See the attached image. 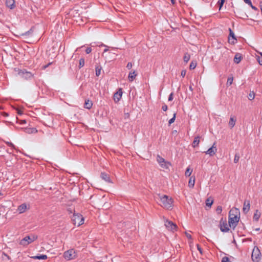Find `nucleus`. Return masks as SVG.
Returning <instances> with one entry per match:
<instances>
[{"label":"nucleus","instance_id":"nucleus-1","mask_svg":"<svg viewBox=\"0 0 262 262\" xmlns=\"http://www.w3.org/2000/svg\"><path fill=\"white\" fill-rule=\"evenodd\" d=\"M68 212L72 214L71 220L74 226L78 227L84 224V217L80 212L72 209H68Z\"/></svg>","mask_w":262,"mask_h":262},{"label":"nucleus","instance_id":"nucleus-2","mask_svg":"<svg viewBox=\"0 0 262 262\" xmlns=\"http://www.w3.org/2000/svg\"><path fill=\"white\" fill-rule=\"evenodd\" d=\"M240 213L237 209L230 210L229 215V225L231 228H234L239 221Z\"/></svg>","mask_w":262,"mask_h":262},{"label":"nucleus","instance_id":"nucleus-3","mask_svg":"<svg viewBox=\"0 0 262 262\" xmlns=\"http://www.w3.org/2000/svg\"><path fill=\"white\" fill-rule=\"evenodd\" d=\"M160 202L161 206L167 210H171L173 207V199L167 195L160 196Z\"/></svg>","mask_w":262,"mask_h":262},{"label":"nucleus","instance_id":"nucleus-4","mask_svg":"<svg viewBox=\"0 0 262 262\" xmlns=\"http://www.w3.org/2000/svg\"><path fill=\"white\" fill-rule=\"evenodd\" d=\"M62 257L66 261L73 260L77 257V251L74 248H69L63 252Z\"/></svg>","mask_w":262,"mask_h":262},{"label":"nucleus","instance_id":"nucleus-5","mask_svg":"<svg viewBox=\"0 0 262 262\" xmlns=\"http://www.w3.org/2000/svg\"><path fill=\"white\" fill-rule=\"evenodd\" d=\"M252 259L253 261L258 262L261 258L260 252L257 247H255L252 253Z\"/></svg>","mask_w":262,"mask_h":262},{"label":"nucleus","instance_id":"nucleus-6","mask_svg":"<svg viewBox=\"0 0 262 262\" xmlns=\"http://www.w3.org/2000/svg\"><path fill=\"white\" fill-rule=\"evenodd\" d=\"M36 238L37 237L34 236L32 237L29 236H26L20 241V244L24 246H27L34 242Z\"/></svg>","mask_w":262,"mask_h":262},{"label":"nucleus","instance_id":"nucleus-7","mask_svg":"<svg viewBox=\"0 0 262 262\" xmlns=\"http://www.w3.org/2000/svg\"><path fill=\"white\" fill-rule=\"evenodd\" d=\"M30 206L27 203H22L19 204L17 207V211L19 213H24L29 210Z\"/></svg>","mask_w":262,"mask_h":262},{"label":"nucleus","instance_id":"nucleus-8","mask_svg":"<svg viewBox=\"0 0 262 262\" xmlns=\"http://www.w3.org/2000/svg\"><path fill=\"white\" fill-rule=\"evenodd\" d=\"M229 35L228 38V42L231 45H234L236 43V38L233 31L229 29Z\"/></svg>","mask_w":262,"mask_h":262},{"label":"nucleus","instance_id":"nucleus-9","mask_svg":"<svg viewBox=\"0 0 262 262\" xmlns=\"http://www.w3.org/2000/svg\"><path fill=\"white\" fill-rule=\"evenodd\" d=\"M165 226L172 232L176 231L178 230V226L173 222L167 220L165 223Z\"/></svg>","mask_w":262,"mask_h":262},{"label":"nucleus","instance_id":"nucleus-10","mask_svg":"<svg viewBox=\"0 0 262 262\" xmlns=\"http://www.w3.org/2000/svg\"><path fill=\"white\" fill-rule=\"evenodd\" d=\"M229 225H228L226 221L222 219L220 222V230L224 232H228L229 230Z\"/></svg>","mask_w":262,"mask_h":262},{"label":"nucleus","instance_id":"nucleus-11","mask_svg":"<svg viewBox=\"0 0 262 262\" xmlns=\"http://www.w3.org/2000/svg\"><path fill=\"white\" fill-rule=\"evenodd\" d=\"M122 90L119 89L118 91L114 94L113 99L115 102H118L121 99L122 96Z\"/></svg>","mask_w":262,"mask_h":262},{"label":"nucleus","instance_id":"nucleus-12","mask_svg":"<svg viewBox=\"0 0 262 262\" xmlns=\"http://www.w3.org/2000/svg\"><path fill=\"white\" fill-rule=\"evenodd\" d=\"M216 152L217 148L215 146V144L214 143L210 148H209L206 151H205V153L206 155L212 157L215 156L216 154Z\"/></svg>","mask_w":262,"mask_h":262},{"label":"nucleus","instance_id":"nucleus-13","mask_svg":"<svg viewBox=\"0 0 262 262\" xmlns=\"http://www.w3.org/2000/svg\"><path fill=\"white\" fill-rule=\"evenodd\" d=\"M261 211L259 209H256L253 211L252 219L253 221L258 222L261 216Z\"/></svg>","mask_w":262,"mask_h":262},{"label":"nucleus","instance_id":"nucleus-14","mask_svg":"<svg viewBox=\"0 0 262 262\" xmlns=\"http://www.w3.org/2000/svg\"><path fill=\"white\" fill-rule=\"evenodd\" d=\"M195 183V178L194 176L190 177L189 178L188 182V187L190 189L194 188Z\"/></svg>","mask_w":262,"mask_h":262},{"label":"nucleus","instance_id":"nucleus-15","mask_svg":"<svg viewBox=\"0 0 262 262\" xmlns=\"http://www.w3.org/2000/svg\"><path fill=\"white\" fill-rule=\"evenodd\" d=\"M15 0H6V6L10 9H13L15 7Z\"/></svg>","mask_w":262,"mask_h":262},{"label":"nucleus","instance_id":"nucleus-16","mask_svg":"<svg viewBox=\"0 0 262 262\" xmlns=\"http://www.w3.org/2000/svg\"><path fill=\"white\" fill-rule=\"evenodd\" d=\"M250 203L249 201H245L244 203V206H243V211L244 212H248L250 210Z\"/></svg>","mask_w":262,"mask_h":262},{"label":"nucleus","instance_id":"nucleus-17","mask_svg":"<svg viewBox=\"0 0 262 262\" xmlns=\"http://www.w3.org/2000/svg\"><path fill=\"white\" fill-rule=\"evenodd\" d=\"M136 76H137V73L135 71H130L129 73V74L128 76V79L130 82H132L134 79H135Z\"/></svg>","mask_w":262,"mask_h":262},{"label":"nucleus","instance_id":"nucleus-18","mask_svg":"<svg viewBox=\"0 0 262 262\" xmlns=\"http://www.w3.org/2000/svg\"><path fill=\"white\" fill-rule=\"evenodd\" d=\"M200 142V137L199 136L195 137L192 143V146L194 148L199 146Z\"/></svg>","mask_w":262,"mask_h":262},{"label":"nucleus","instance_id":"nucleus-19","mask_svg":"<svg viewBox=\"0 0 262 262\" xmlns=\"http://www.w3.org/2000/svg\"><path fill=\"white\" fill-rule=\"evenodd\" d=\"M160 166L166 169H169L172 166V163L170 161L165 160L164 163Z\"/></svg>","mask_w":262,"mask_h":262},{"label":"nucleus","instance_id":"nucleus-20","mask_svg":"<svg viewBox=\"0 0 262 262\" xmlns=\"http://www.w3.org/2000/svg\"><path fill=\"white\" fill-rule=\"evenodd\" d=\"M193 169L190 167H187L185 171V176L186 177L189 178L190 177H191V174L192 173Z\"/></svg>","mask_w":262,"mask_h":262},{"label":"nucleus","instance_id":"nucleus-21","mask_svg":"<svg viewBox=\"0 0 262 262\" xmlns=\"http://www.w3.org/2000/svg\"><path fill=\"white\" fill-rule=\"evenodd\" d=\"M93 105V103L92 101L90 100H86L84 102V107L89 110L92 107Z\"/></svg>","mask_w":262,"mask_h":262},{"label":"nucleus","instance_id":"nucleus-22","mask_svg":"<svg viewBox=\"0 0 262 262\" xmlns=\"http://www.w3.org/2000/svg\"><path fill=\"white\" fill-rule=\"evenodd\" d=\"M242 59V56L241 55H240L239 54H236L234 56L233 60L235 63L238 64L241 62Z\"/></svg>","mask_w":262,"mask_h":262},{"label":"nucleus","instance_id":"nucleus-23","mask_svg":"<svg viewBox=\"0 0 262 262\" xmlns=\"http://www.w3.org/2000/svg\"><path fill=\"white\" fill-rule=\"evenodd\" d=\"M236 122V119L233 117H231L229 119L228 125L230 128L233 127Z\"/></svg>","mask_w":262,"mask_h":262},{"label":"nucleus","instance_id":"nucleus-24","mask_svg":"<svg viewBox=\"0 0 262 262\" xmlns=\"http://www.w3.org/2000/svg\"><path fill=\"white\" fill-rule=\"evenodd\" d=\"M101 178L107 182H110L111 179L110 176L106 173L103 172L101 173Z\"/></svg>","mask_w":262,"mask_h":262},{"label":"nucleus","instance_id":"nucleus-25","mask_svg":"<svg viewBox=\"0 0 262 262\" xmlns=\"http://www.w3.org/2000/svg\"><path fill=\"white\" fill-rule=\"evenodd\" d=\"M157 162L159 163L160 165H161L162 163H164L165 161V160L162 156L158 155L156 158Z\"/></svg>","mask_w":262,"mask_h":262},{"label":"nucleus","instance_id":"nucleus-26","mask_svg":"<svg viewBox=\"0 0 262 262\" xmlns=\"http://www.w3.org/2000/svg\"><path fill=\"white\" fill-rule=\"evenodd\" d=\"M102 68L100 66H97L95 68V74L96 77H99L101 73Z\"/></svg>","mask_w":262,"mask_h":262},{"label":"nucleus","instance_id":"nucleus-27","mask_svg":"<svg viewBox=\"0 0 262 262\" xmlns=\"http://www.w3.org/2000/svg\"><path fill=\"white\" fill-rule=\"evenodd\" d=\"M34 259H42L45 260L47 258V256L46 255H41L40 256H35L32 257Z\"/></svg>","mask_w":262,"mask_h":262},{"label":"nucleus","instance_id":"nucleus-28","mask_svg":"<svg viewBox=\"0 0 262 262\" xmlns=\"http://www.w3.org/2000/svg\"><path fill=\"white\" fill-rule=\"evenodd\" d=\"M234 80V78L233 77H229L228 78L227 80V85L228 86H230L232 84Z\"/></svg>","mask_w":262,"mask_h":262},{"label":"nucleus","instance_id":"nucleus-29","mask_svg":"<svg viewBox=\"0 0 262 262\" xmlns=\"http://www.w3.org/2000/svg\"><path fill=\"white\" fill-rule=\"evenodd\" d=\"M196 65H197L196 62L194 61H192L191 62V63L190 64L189 69L190 70L194 69L196 68Z\"/></svg>","mask_w":262,"mask_h":262},{"label":"nucleus","instance_id":"nucleus-30","mask_svg":"<svg viewBox=\"0 0 262 262\" xmlns=\"http://www.w3.org/2000/svg\"><path fill=\"white\" fill-rule=\"evenodd\" d=\"M255 95V94L253 92H250L248 94V98L250 100H252L254 99Z\"/></svg>","mask_w":262,"mask_h":262},{"label":"nucleus","instance_id":"nucleus-31","mask_svg":"<svg viewBox=\"0 0 262 262\" xmlns=\"http://www.w3.org/2000/svg\"><path fill=\"white\" fill-rule=\"evenodd\" d=\"M221 262H232L231 259L227 256H224L222 259Z\"/></svg>","mask_w":262,"mask_h":262},{"label":"nucleus","instance_id":"nucleus-32","mask_svg":"<svg viewBox=\"0 0 262 262\" xmlns=\"http://www.w3.org/2000/svg\"><path fill=\"white\" fill-rule=\"evenodd\" d=\"M190 58V56L189 55L186 54L183 57L184 61L185 62H188V61L189 60Z\"/></svg>","mask_w":262,"mask_h":262},{"label":"nucleus","instance_id":"nucleus-33","mask_svg":"<svg viewBox=\"0 0 262 262\" xmlns=\"http://www.w3.org/2000/svg\"><path fill=\"white\" fill-rule=\"evenodd\" d=\"M84 65V60L82 58L80 59L79 62V68L83 67Z\"/></svg>","mask_w":262,"mask_h":262},{"label":"nucleus","instance_id":"nucleus-34","mask_svg":"<svg viewBox=\"0 0 262 262\" xmlns=\"http://www.w3.org/2000/svg\"><path fill=\"white\" fill-rule=\"evenodd\" d=\"M225 0H220V1L218 2V3H219V5H220L219 10H221V8H222V6H223V4H224V2H225Z\"/></svg>","mask_w":262,"mask_h":262},{"label":"nucleus","instance_id":"nucleus-35","mask_svg":"<svg viewBox=\"0 0 262 262\" xmlns=\"http://www.w3.org/2000/svg\"><path fill=\"white\" fill-rule=\"evenodd\" d=\"M175 118H176V114H174L173 115V117L172 118H171L169 121V123L170 124L171 123H172L173 122H174V120H175Z\"/></svg>","mask_w":262,"mask_h":262},{"label":"nucleus","instance_id":"nucleus-36","mask_svg":"<svg viewBox=\"0 0 262 262\" xmlns=\"http://www.w3.org/2000/svg\"><path fill=\"white\" fill-rule=\"evenodd\" d=\"M185 235L188 238L191 239L192 238V236L190 234H189L187 232H185Z\"/></svg>","mask_w":262,"mask_h":262},{"label":"nucleus","instance_id":"nucleus-37","mask_svg":"<svg viewBox=\"0 0 262 262\" xmlns=\"http://www.w3.org/2000/svg\"><path fill=\"white\" fill-rule=\"evenodd\" d=\"M197 249L199 250V251L200 252V253L202 254L203 253L202 250L201 248L200 247V246L198 245H197Z\"/></svg>","mask_w":262,"mask_h":262},{"label":"nucleus","instance_id":"nucleus-38","mask_svg":"<svg viewBox=\"0 0 262 262\" xmlns=\"http://www.w3.org/2000/svg\"><path fill=\"white\" fill-rule=\"evenodd\" d=\"M186 74V71L185 70H183V71L181 72V76H182V77H184V76H185Z\"/></svg>","mask_w":262,"mask_h":262},{"label":"nucleus","instance_id":"nucleus-39","mask_svg":"<svg viewBox=\"0 0 262 262\" xmlns=\"http://www.w3.org/2000/svg\"><path fill=\"white\" fill-rule=\"evenodd\" d=\"M91 51H92V49H91V48H87V49H86V51H85V52H86V53L87 54H89L90 53H91Z\"/></svg>","mask_w":262,"mask_h":262},{"label":"nucleus","instance_id":"nucleus-40","mask_svg":"<svg viewBox=\"0 0 262 262\" xmlns=\"http://www.w3.org/2000/svg\"><path fill=\"white\" fill-rule=\"evenodd\" d=\"M244 1L248 5H251V3H252L250 0H244Z\"/></svg>","mask_w":262,"mask_h":262},{"label":"nucleus","instance_id":"nucleus-41","mask_svg":"<svg viewBox=\"0 0 262 262\" xmlns=\"http://www.w3.org/2000/svg\"><path fill=\"white\" fill-rule=\"evenodd\" d=\"M249 5L250 6V7H251V8H252V9L255 10H257V8H256L255 6H254L252 4V3H251V5Z\"/></svg>","mask_w":262,"mask_h":262},{"label":"nucleus","instance_id":"nucleus-42","mask_svg":"<svg viewBox=\"0 0 262 262\" xmlns=\"http://www.w3.org/2000/svg\"><path fill=\"white\" fill-rule=\"evenodd\" d=\"M259 7H260V11H261V13L262 14V2H260L259 3Z\"/></svg>","mask_w":262,"mask_h":262},{"label":"nucleus","instance_id":"nucleus-43","mask_svg":"<svg viewBox=\"0 0 262 262\" xmlns=\"http://www.w3.org/2000/svg\"><path fill=\"white\" fill-rule=\"evenodd\" d=\"M162 109L164 111H166L167 110V106L166 105H164L162 107Z\"/></svg>","mask_w":262,"mask_h":262},{"label":"nucleus","instance_id":"nucleus-44","mask_svg":"<svg viewBox=\"0 0 262 262\" xmlns=\"http://www.w3.org/2000/svg\"><path fill=\"white\" fill-rule=\"evenodd\" d=\"M172 98H173V97H172V94H171L169 97V99H168V100L169 101H171L172 100Z\"/></svg>","mask_w":262,"mask_h":262},{"label":"nucleus","instance_id":"nucleus-45","mask_svg":"<svg viewBox=\"0 0 262 262\" xmlns=\"http://www.w3.org/2000/svg\"><path fill=\"white\" fill-rule=\"evenodd\" d=\"M132 64L130 63V64H128L127 67L128 68H129V67H130V68H131V67H132Z\"/></svg>","mask_w":262,"mask_h":262},{"label":"nucleus","instance_id":"nucleus-46","mask_svg":"<svg viewBox=\"0 0 262 262\" xmlns=\"http://www.w3.org/2000/svg\"><path fill=\"white\" fill-rule=\"evenodd\" d=\"M259 63L260 64L262 65V59L261 60H259Z\"/></svg>","mask_w":262,"mask_h":262},{"label":"nucleus","instance_id":"nucleus-47","mask_svg":"<svg viewBox=\"0 0 262 262\" xmlns=\"http://www.w3.org/2000/svg\"><path fill=\"white\" fill-rule=\"evenodd\" d=\"M18 113L19 114H22V112L21 111H20V110H18Z\"/></svg>","mask_w":262,"mask_h":262},{"label":"nucleus","instance_id":"nucleus-48","mask_svg":"<svg viewBox=\"0 0 262 262\" xmlns=\"http://www.w3.org/2000/svg\"><path fill=\"white\" fill-rule=\"evenodd\" d=\"M170 1H171V3H172L173 4H174L175 2H174V0H170Z\"/></svg>","mask_w":262,"mask_h":262},{"label":"nucleus","instance_id":"nucleus-49","mask_svg":"<svg viewBox=\"0 0 262 262\" xmlns=\"http://www.w3.org/2000/svg\"><path fill=\"white\" fill-rule=\"evenodd\" d=\"M21 122L22 123H26V121H25V120H21Z\"/></svg>","mask_w":262,"mask_h":262},{"label":"nucleus","instance_id":"nucleus-50","mask_svg":"<svg viewBox=\"0 0 262 262\" xmlns=\"http://www.w3.org/2000/svg\"><path fill=\"white\" fill-rule=\"evenodd\" d=\"M221 210H222L221 208H218V209H217V211H220V212H221Z\"/></svg>","mask_w":262,"mask_h":262},{"label":"nucleus","instance_id":"nucleus-51","mask_svg":"<svg viewBox=\"0 0 262 262\" xmlns=\"http://www.w3.org/2000/svg\"><path fill=\"white\" fill-rule=\"evenodd\" d=\"M4 115L6 116H8V114L7 113H4Z\"/></svg>","mask_w":262,"mask_h":262}]
</instances>
